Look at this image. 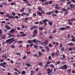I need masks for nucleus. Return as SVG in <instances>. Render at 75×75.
<instances>
[{
    "mask_svg": "<svg viewBox=\"0 0 75 75\" xmlns=\"http://www.w3.org/2000/svg\"><path fill=\"white\" fill-rule=\"evenodd\" d=\"M14 39V38H11L10 39H9L8 40L6 41V43H9V44H11L12 43V42L11 41V40H13Z\"/></svg>",
    "mask_w": 75,
    "mask_h": 75,
    "instance_id": "1",
    "label": "nucleus"
},
{
    "mask_svg": "<svg viewBox=\"0 0 75 75\" xmlns=\"http://www.w3.org/2000/svg\"><path fill=\"white\" fill-rule=\"evenodd\" d=\"M60 69H62V70H64H64H66V69H67V66L66 65H63L62 66H61L60 67Z\"/></svg>",
    "mask_w": 75,
    "mask_h": 75,
    "instance_id": "2",
    "label": "nucleus"
},
{
    "mask_svg": "<svg viewBox=\"0 0 75 75\" xmlns=\"http://www.w3.org/2000/svg\"><path fill=\"white\" fill-rule=\"evenodd\" d=\"M47 71H48L47 72V74H48V75H52V74H50V73L52 71V69H50V68H48L47 69Z\"/></svg>",
    "mask_w": 75,
    "mask_h": 75,
    "instance_id": "3",
    "label": "nucleus"
},
{
    "mask_svg": "<svg viewBox=\"0 0 75 75\" xmlns=\"http://www.w3.org/2000/svg\"><path fill=\"white\" fill-rule=\"evenodd\" d=\"M7 35H9L8 38H11V37H15L16 35H12L10 33H8L7 34Z\"/></svg>",
    "mask_w": 75,
    "mask_h": 75,
    "instance_id": "4",
    "label": "nucleus"
},
{
    "mask_svg": "<svg viewBox=\"0 0 75 75\" xmlns=\"http://www.w3.org/2000/svg\"><path fill=\"white\" fill-rule=\"evenodd\" d=\"M33 33L34 34L33 35V37H35V35H36V34H37V33H38L37 30L35 29L34 30Z\"/></svg>",
    "mask_w": 75,
    "mask_h": 75,
    "instance_id": "5",
    "label": "nucleus"
},
{
    "mask_svg": "<svg viewBox=\"0 0 75 75\" xmlns=\"http://www.w3.org/2000/svg\"><path fill=\"white\" fill-rule=\"evenodd\" d=\"M37 29L38 28V26H37L35 25L34 26H31L30 29L31 30H33V29Z\"/></svg>",
    "mask_w": 75,
    "mask_h": 75,
    "instance_id": "6",
    "label": "nucleus"
},
{
    "mask_svg": "<svg viewBox=\"0 0 75 75\" xmlns=\"http://www.w3.org/2000/svg\"><path fill=\"white\" fill-rule=\"evenodd\" d=\"M48 21V19H44L43 21V22L44 23V25H47V23H46V22Z\"/></svg>",
    "mask_w": 75,
    "mask_h": 75,
    "instance_id": "7",
    "label": "nucleus"
},
{
    "mask_svg": "<svg viewBox=\"0 0 75 75\" xmlns=\"http://www.w3.org/2000/svg\"><path fill=\"white\" fill-rule=\"evenodd\" d=\"M54 11H52L51 12H48L46 13V14H48V15H51V14H54Z\"/></svg>",
    "mask_w": 75,
    "mask_h": 75,
    "instance_id": "8",
    "label": "nucleus"
},
{
    "mask_svg": "<svg viewBox=\"0 0 75 75\" xmlns=\"http://www.w3.org/2000/svg\"><path fill=\"white\" fill-rule=\"evenodd\" d=\"M58 6H59V5H58V4H56L55 6V9H56L57 10H58V9H59V8H60V7H58Z\"/></svg>",
    "mask_w": 75,
    "mask_h": 75,
    "instance_id": "9",
    "label": "nucleus"
},
{
    "mask_svg": "<svg viewBox=\"0 0 75 75\" xmlns=\"http://www.w3.org/2000/svg\"><path fill=\"white\" fill-rule=\"evenodd\" d=\"M29 18H28L26 17L24 18V21L26 23H28V21L27 20H28Z\"/></svg>",
    "mask_w": 75,
    "mask_h": 75,
    "instance_id": "10",
    "label": "nucleus"
},
{
    "mask_svg": "<svg viewBox=\"0 0 75 75\" xmlns=\"http://www.w3.org/2000/svg\"><path fill=\"white\" fill-rule=\"evenodd\" d=\"M5 27L6 28L7 30H10L11 29V28H10V27L8 26L7 25H6L5 26Z\"/></svg>",
    "mask_w": 75,
    "mask_h": 75,
    "instance_id": "11",
    "label": "nucleus"
},
{
    "mask_svg": "<svg viewBox=\"0 0 75 75\" xmlns=\"http://www.w3.org/2000/svg\"><path fill=\"white\" fill-rule=\"evenodd\" d=\"M59 30L61 31H64L66 30V29L65 27H61L60 28Z\"/></svg>",
    "mask_w": 75,
    "mask_h": 75,
    "instance_id": "12",
    "label": "nucleus"
},
{
    "mask_svg": "<svg viewBox=\"0 0 75 75\" xmlns=\"http://www.w3.org/2000/svg\"><path fill=\"white\" fill-rule=\"evenodd\" d=\"M14 32H15V29H11V30L10 31V32L11 33H13Z\"/></svg>",
    "mask_w": 75,
    "mask_h": 75,
    "instance_id": "13",
    "label": "nucleus"
},
{
    "mask_svg": "<svg viewBox=\"0 0 75 75\" xmlns=\"http://www.w3.org/2000/svg\"><path fill=\"white\" fill-rule=\"evenodd\" d=\"M8 18H9L10 19H11V18H13V19H14V17L13 16H12V15H11L10 16H9L8 17Z\"/></svg>",
    "mask_w": 75,
    "mask_h": 75,
    "instance_id": "14",
    "label": "nucleus"
},
{
    "mask_svg": "<svg viewBox=\"0 0 75 75\" xmlns=\"http://www.w3.org/2000/svg\"><path fill=\"white\" fill-rule=\"evenodd\" d=\"M67 45H70V46H73V45H74V43L73 42H71V43H67Z\"/></svg>",
    "mask_w": 75,
    "mask_h": 75,
    "instance_id": "15",
    "label": "nucleus"
},
{
    "mask_svg": "<svg viewBox=\"0 0 75 75\" xmlns=\"http://www.w3.org/2000/svg\"><path fill=\"white\" fill-rule=\"evenodd\" d=\"M14 70L15 71H16L17 72H18V73L19 74H20V72L16 68H15L14 69Z\"/></svg>",
    "mask_w": 75,
    "mask_h": 75,
    "instance_id": "16",
    "label": "nucleus"
},
{
    "mask_svg": "<svg viewBox=\"0 0 75 75\" xmlns=\"http://www.w3.org/2000/svg\"><path fill=\"white\" fill-rule=\"evenodd\" d=\"M45 45L47 46V45L48 44V41L47 40H46L45 41Z\"/></svg>",
    "mask_w": 75,
    "mask_h": 75,
    "instance_id": "17",
    "label": "nucleus"
},
{
    "mask_svg": "<svg viewBox=\"0 0 75 75\" xmlns=\"http://www.w3.org/2000/svg\"><path fill=\"white\" fill-rule=\"evenodd\" d=\"M38 65L39 66H43V64H42V62H40L38 64Z\"/></svg>",
    "mask_w": 75,
    "mask_h": 75,
    "instance_id": "18",
    "label": "nucleus"
},
{
    "mask_svg": "<svg viewBox=\"0 0 75 75\" xmlns=\"http://www.w3.org/2000/svg\"><path fill=\"white\" fill-rule=\"evenodd\" d=\"M59 54V51L58 50H57V52H56L55 55L56 56L58 55Z\"/></svg>",
    "mask_w": 75,
    "mask_h": 75,
    "instance_id": "19",
    "label": "nucleus"
},
{
    "mask_svg": "<svg viewBox=\"0 0 75 75\" xmlns=\"http://www.w3.org/2000/svg\"><path fill=\"white\" fill-rule=\"evenodd\" d=\"M40 44L42 45H43V46H45V44L44 42H42L40 43Z\"/></svg>",
    "mask_w": 75,
    "mask_h": 75,
    "instance_id": "20",
    "label": "nucleus"
},
{
    "mask_svg": "<svg viewBox=\"0 0 75 75\" xmlns=\"http://www.w3.org/2000/svg\"><path fill=\"white\" fill-rule=\"evenodd\" d=\"M37 14L38 15H39V16H42V14H41V13H40V12L39 11L38 12Z\"/></svg>",
    "mask_w": 75,
    "mask_h": 75,
    "instance_id": "21",
    "label": "nucleus"
},
{
    "mask_svg": "<svg viewBox=\"0 0 75 75\" xmlns=\"http://www.w3.org/2000/svg\"><path fill=\"white\" fill-rule=\"evenodd\" d=\"M39 54V57H40L42 55V53L41 52L39 51L38 52Z\"/></svg>",
    "mask_w": 75,
    "mask_h": 75,
    "instance_id": "22",
    "label": "nucleus"
},
{
    "mask_svg": "<svg viewBox=\"0 0 75 75\" xmlns=\"http://www.w3.org/2000/svg\"><path fill=\"white\" fill-rule=\"evenodd\" d=\"M28 42L29 44H32V43H33V42L31 40H30L28 41Z\"/></svg>",
    "mask_w": 75,
    "mask_h": 75,
    "instance_id": "23",
    "label": "nucleus"
},
{
    "mask_svg": "<svg viewBox=\"0 0 75 75\" xmlns=\"http://www.w3.org/2000/svg\"><path fill=\"white\" fill-rule=\"evenodd\" d=\"M38 10H39V11H41L42 10V8H41V7H38Z\"/></svg>",
    "mask_w": 75,
    "mask_h": 75,
    "instance_id": "24",
    "label": "nucleus"
},
{
    "mask_svg": "<svg viewBox=\"0 0 75 75\" xmlns=\"http://www.w3.org/2000/svg\"><path fill=\"white\" fill-rule=\"evenodd\" d=\"M50 63H51V62L50 61H49V60L47 61V64H50Z\"/></svg>",
    "mask_w": 75,
    "mask_h": 75,
    "instance_id": "25",
    "label": "nucleus"
},
{
    "mask_svg": "<svg viewBox=\"0 0 75 75\" xmlns=\"http://www.w3.org/2000/svg\"><path fill=\"white\" fill-rule=\"evenodd\" d=\"M50 66L53 69H54V66L53 64H51Z\"/></svg>",
    "mask_w": 75,
    "mask_h": 75,
    "instance_id": "26",
    "label": "nucleus"
},
{
    "mask_svg": "<svg viewBox=\"0 0 75 75\" xmlns=\"http://www.w3.org/2000/svg\"><path fill=\"white\" fill-rule=\"evenodd\" d=\"M24 11V8H22L20 11L21 13H23V11Z\"/></svg>",
    "mask_w": 75,
    "mask_h": 75,
    "instance_id": "27",
    "label": "nucleus"
},
{
    "mask_svg": "<svg viewBox=\"0 0 75 75\" xmlns=\"http://www.w3.org/2000/svg\"><path fill=\"white\" fill-rule=\"evenodd\" d=\"M46 48L47 49V52H48L50 51V48L49 47H46Z\"/></svg>",
    "mask_w": 75,
    "mask_h": 75,
    "instance_id": "28",
    "label": "nucleus"
},
{
    "mask_svg": "<svg viewBox=\"0 0 75 75\" xmlns=\"http://www.w3.org/2000/svg\"><path fill=\"white\" fill-rule=\"evenodd\" d=\"M25 14H26V13L25 12H24L23 13H22L21 15V16L23 17V16H24V15H25Z\"/></svg>",
    "mask_w": 75,
    "mask_h": 75,
    "instance_id": "29",
    "label": "nucleus"
},
{
    "mask_svg": "<svg viewBox=\"0 0 75 75\" xmlns=\"http://www.w3.org/2000/svg\"><path fill=\"white\" fill-rule=\"evenodd\" d=\"M48 22L49 25H52V23L51 22L49 21Z\"/></svg>",
    "mask_w": 75,
    "mask_h": 75,
    "instance_id": "30",
    "label": "nucleus"
},
{
    "mask_svg": "<svg viewBox=\"0 0 75 75\" xmlns=\"http://www.w3.org/2000/svg\"><path fill=\"white\" fill-rule=\"evenodd\" d=\"M62 10L63 11H68V9H65L64 8L62 9Z\"/></svg>",
    "mask_w": 75,
    "mask_h": 75,
    "instance_id": "31",
    "label": "nucleus"
},
{
    "mask_svg": "<svg viewBox=\"0 0 75 75\" xmlns=\"http://www.w3.org/2000/svg\"><path fill=\"white\" fill-rule=\"evenodd\" d=\"M28 11L29 13H30V14H31V13H32V12L31 11V9H28Z\"/></svg>",
    "mask_w": 75,
    "mask_h": 75,
    "instance_id": "32",
    "label": "nucleus"
},
{
    "mask_svg": "<svg viewBox=\"0 0 75 75\" xmlns=\"http://www.w3.org/2000/svg\"><path fill=\"white\" fill-rule=\"evenodd\" d=\"M39 28L40 30H44V28H42V27H39Z\"/></svg>",
    "mask_w": 75,
    "mask_h": 75,
    "instance_id": "33",
    "label": "nucleus"
},
{
    "mask_svg": "<svg viewBox=\"0 0 75 75\" xmlns=\"http://www.w3.org/2000/svg\"><path fill=\"white\" fill-rule=\"evenodd\" d=\"M70 37H71V35L69 34H68L67 35V37L68 38H70Z\"/></svg>",
    "mask_w": 75,
    "mask_h": 75,
    "instance_id": "34",
    "label": "nucleus"
},
{
    "mask_svg": "<svg viewBox=\"0 0 75 75\" xmlns=\"http://www.w3.org/2000/svg\"><path fill=\"white\" fill-rule=\"evenodd\" d=\"M49 39L51 40V39H52V38H53V37H52V36H49Z\"/></svg>",
    "mask_w": 75,
    "mask_h": 75,
    "instance_id": "35",
    "label": "nucleus"
},
{
    "mask_svg": "<svg viewBox=\"0 0 75 75\" xmlns=\"http://www.w3.org/2000/svg\"><path fill=\"white\" fill-rule=\"evenodd\" d=\"M26 66L27 67H30V64H26Z\"/></svg>",
    "mask_w": 75,
    "mask_h": 75,
    "instance_id": "36",
    "label": "nucleus"
},
{
    "mask_svg": "<svg viewBox=\"0 0 75 75\" xmlns=\"http://www.w3.org/2000/svg\"><path fill=\"white\" fill-rule=\"evenodd\" d=\"M64 50L65 48H64V47H62L61 49V51H64Z\"/></svg>",
    "mask_w": 75,
    "mask_h": 75,
    "instance_id": "37",
    "label": "nucleus"
},
{
    "mask_svg": "<svg viewBox=\"0 0 75 75\" xmlns=\"http://www.w3.org/2000/svg\"><path fill=\"white\" fill-rule=\"evenodd\" d=\"M56 32H57V30H56V29H54L52 33L53 34H54V33H56Z\"/></svg>",
    "mask_w": 75,
    "mask_h": 75,
    "instance_id": "38",
    "label": "nucleus"
},
{
    "mask_svg": "<svg viewBox=\"0 0 75 75\" xmlns=\"http://www.w3.org/2000/svg\"><path fill=\"white\" fill-rule=\"evenodd\" d=\"M16 41V39H13L11 40V42H12V43L13 42H14V41Z\"/></svg>",
    "mask_w": 75,
    "mask_h": 75,
    "instance_id": "39",
    "label": "nucleus"
},
{
    "mask_svg": "<svg viewBox=\"0 0 75 75\" xmlns=\"http://www.w3.org/2000/svg\"><path fill=\"white\" fill-rule=\"evenodd\" d=\"M71 41L72 42H75V38H73L71 39Z\"/></svg>",
    "mask_w": 75,
    "mask_h": 75,
    "instance_id": "40",
    "label": "nucleus"
},
{
    "mask_svg": "<svg viewBox=\"0 0 75 75\" xmlns=\"http://www.w3.org/2000/svg\"><path fill=\"white\" fill-rule=\"evenodd\" d=\"M11 6H14V5H16V4L14 3H12L11 4Z\"/></svg>",
    "mask_w": 75,
    "mask_h": 75,
    "instance_id": "41",
    "label": "nucleus"
},
{
    "mask_svg": "<svg viewBox=\"0 0 75 75\" xmlns=\"http://www.w3.org/2000/svg\"><path fill=\"white\" fill-rule=\"evenodd\" d=\"M25 71H22V74L23 75H25Z\"/></svg>",
    "mask_w": 75,
    "mask_h": 75,
    "instance_id": "42",
    "label": "nucleus"
},
{
    "mask_svg": "<svg viewBox=\"0 0 75 75\" xmlns=\"http://www.w3.org/2000/svg\"><path fill=\"white\" fill-rule=\"evenodd\" d=\"M52 17H54V16H57V15L56 14H53L52 15Z\"/></svg>",
    "mask_w": 75,
    "mask_h": 75,
    "instance_id": "43",
    "label": "nucleus"
},
{
    "mask_svg": "<svg viewBox=\"0 0 75 75\" xmlns=\"http://www.w3.org/2000/svg\"><path fill=\"white\" fill-rule=\"evenodd\" d=\"M36 40H37L36 39H33L32 40V41L35 43L36 41H37Z\"/></svg>",
    "mask_w": 75,
    "mask_h": 75,
    "instance_id": "44",
    "label": "nucleus"
},
{
    "mask_svg": "<svg viewBox=\"0 0 75 75\" xmlns=\"http://www.w3.org/2000/svg\"><path fill=\"white\" fill-rule=\"evenodd\" d=\"M2 58H5V59H6L7 58V56H4V55H3L2 56Z\"/></svg>",
    "mask_w": 75,
    "mask_h": 75,
    "instance_id": "45",
    "label": "nucleus"
},
{
    "mask_svg": "<svg viewBox=\"0 0 75 75\" xmlns=\"http://www.w3.org/2000/svg\"><path fill=\"white\" fill-rule=\"evenodd\" d=\"M51 56H49L48 57V60H51Z\"/></svg>",
    "mask_w": 75,
    "mask_h": 75,
    "instance_id": "46",
    "label": "nucleus"
},
{
    "mask_svg": "<svg viewBox=\"0 0 75 75\" xmlns=\"http://www.w3.org/2000/svg\"><path fill=\"white\" fill-rule=\"evenodd\" d=\"M23 59H27V57H25V56H24L23 57Z\"/></svg>",
    "mask_w": 75,
    "mask_h": 75,
    "instance_id": "47",
    "label": "nucleus"
},
{
    "mask_svg": "<svg viewBox=\"0 0 75 75\" xmlns=\"http://www.w3.org/2000/svg\"><path fill=\"white\" fill-rule=\"evenodd\" d=\"M41 14H45V11H41Z\"/></svg>",
    "mask_w": 75,
    "mask_h": 75,
    "instance_id": "48",
    "label": "nucleus"
},
{
    "mask_svg": "<svg viewBox=\"0 0 75 75\" xmlns=\"http://www.w3.org/2000/svg\"><path fill=\"white\" fill-rule=\"evenodd\" d=\"M34 57H36L37 58H38V55H37V54H35L34 55Z\"/></svg>",
    "mask_w": 75,
    "mask_h": 75,
    "instance_id": "49",
    "label": "nucleus"
},
{
    "mask_svg": "<svg viewBox=\"0 0 75 75\" xmlns=\"http://www.w3.org/2000/svg\"><path fill=\"white\" fill-rule=\"evenodd\" d=\"M73 21H75V18H74V19H71V21L72 22Z\"/></svg>",
    "mask_w": 75,
    "mask_h": 75,
    "instance_id": "50",
    "label": "nucleus"
},
{
    "mask_svg": "<svg viewBox=\"0 0 75 75\" xmlns=\"http://www.w3.org/2000/svg\"><path fill=\"white\" fill-rule=\"evenodd\" d=\"M55 13L57 14L59 13V11H58L57 10H56L55 11Z\"/></svg>",
    "mask_w": 75,
    "mask_h": 75,
    "instance_id": "51",
    "label": "nucleus"
},
{
    "mask_svg": "<svg viewBox=\"0 0 75 75\" xmlns=\"http://www.w3.org/2000/svg\"><path fill=\"white\" fill-rule=\"evenodd\" d=\"M71 69H69L68 70V72L69 73H71Z\"/></svg>",
    "mask_w": 75,
    "mask_h": 75,
    "instance_id": "52",
    "label": "nucleus"
},
{
    "mask_svg": "<svg viewBox=\"0 0 75 75\" xmlns=\"http://www.w3.org/2000/svg\"><path fill=\"white\" fill-rule=\"evenodd\" d=\"M60 61H58L57 62V64H60Z\"/></svg>",
    "mask_w": 75,
    "mask_h": 75,
    "instance_id": "53",
    "label": "nucleus"
},
{
    "mask_svg": "<svg viewBox=\"0 0 75 75\" xmlns=\"http://www.w3.org/2000/svg\"><path fill=\"white\" fill-rule=\"evenodd\" d=\"M52 3V1L49 2V4H51Z\"/></svg>",
    "mask_w": 75,
    "mask_h": 75,
    "instance_id": "54",
    "label": "nucleus"
},
{
    "mask_svg": "<svg viewBox=\"0 0 75 75\" xmlns=\"http://www.w3.org/2000/svg\"><path fill=\"white\" fill-rule=\"evenodd\" d=\"M54 55H55V53H53L52 54V57H54Z\"/></svg>",
    "mask_w": 75,
    "mask_h": 75,
    "instance_id": "55",
    "label": "nucleus"
},
{
    "mask_svg": "<svg viewBox=\"0 0 75 75\" xmlns=\"http://www.w3.org/2000/svg\"><path fill=\"white\" fill-rule=\"evenodd\" d=\"M39 24L40 25L41 24L42 25V21H40V22H39Z\"/></svg>",
    "mask_w": 75,
    "mask_h": 75,
    "instance_id": "56",
    "label": "nucleus"
},
{
    "mask_svg": "<svg viewBox=\"0 0 75 75\" xmlns=\"http://www.w3.org/2000/svg\"><path fill=\"white\" fill-rule=\"evenodd\" d=\"M15 17V18H16L17 19H18L19 18V17H18V16H16Z\"/></svg>",
    "mask_w": 75,
    "mask_h": 75,
    "instance_id": "57",
    "label": "nucleus"
},
{
    "mask_svg": "<svg viewBox=\"0 0 75 75\" xmlns=\"http://www.w3.org/2000/svg\"><path fill=\"white\" fill-rule=\"evenodd\" d=\"M72 49H73L72 48L70 47L69 49V51H72Z\"/></svg>",
    "mask_w": 75,
    "mask_h": 75,
    "instance_id": "58",
    "label": "nucleus"
},
{
    "mask_svg": "<svg viewBox=\"0 0 75 75\" xmlns=\"http://www.w3.org/2000/svg\"><path fill=\"white\" fill-rule=\"evenodd\" d=\"M71 3H72V2H71V1L68 2L67 4H71Z\"/></svg>",
    "mask_w": 75,
    "mask_h": 75,
    "instance_id": "59",
    "label": "nucleus"
},
{
    "mask_svg": "<svg viewBox=\"0 0 75 75\" xmlns=\"http://www.w3.org/2000/svg\"><path fill=\"white\" fill-rule=\"evenodd\" d=\"M49 47H52V44H50L48 45Z\"/></svg>",
    "mask_w": 75,
    "mask_h": 75,
    "instance_id": "60",
    "label": "nucleus"
},
{
    "mask_svg": "<svg viewBox=\"0 0 75 75\" xmlns=\"http://www.w3.org/2000/svg\"><path fill=\"white\" fill-rule=\"evenodd\" d=\"M1 23L2 24H4V23H6V21H3L1 22Z\"/></svg>",
    "mask_w": 75,
    "mask_h": 75,
    "instance_id": "61",
    "label": "nucleus"
},
{
    "mask_svg": "<svg viewBox=\"0 0 75 75\" xmlns=\"http://www.w3.org/2000/svg\"><path fill=\"white\" fill-rule=\"evenodd\" d=\"M22 28H25V26L24 25H22Z\"/></svg>",
    "mask_w": 75,
    "mask_h": 75,
    "instance_id": "62",
    "label": "nucleus"
},
{
    "mask_svg": "<svg viewBox=\"0 0 75 75\" xmlns=\"http://www.w3.org/2000/svg\"><path fill=\"white\" fill-rule=\"evenodd\" d=\"M39 23V22H35V24H38Z\"/></svg>",
    "mask_w": 75,
    "mask_h": 75,
    "instance_id": "63",
    "label": "nucleus"
},
{
    "mask_svg": "<svg viewBox=\"0 0 75 75\" xmlns=\"http://www.w3.org/2000/svg\"><path fill=\"white\" fill-rule=\"evenodd\" d=\"M26 53H27V54H30V52H26Z\"/></svg>",
    "mask_w": 75,
    "mask_h": 75,
    "instance_id": "64",
    "label": "nucleus"
}]
</instances>
